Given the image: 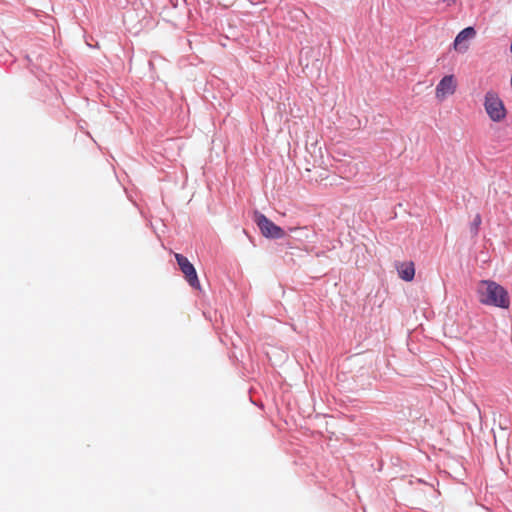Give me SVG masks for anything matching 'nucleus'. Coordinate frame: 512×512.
Masks as SVG:
<instances>
[{
  "label": "nucleus",
  "instance_id": "10",
  "mask_svg": "<svg viewBox=\"0 0 512 512\" xmlns=\"http://www.w3.org/2000/svg\"><path fill=\"white\" fill-rule=\"evenodd\" d=\"M510 50H511V53H512V42H511Z\"/></svg>",
  "mask_w": 512,
  "mask_h": 512
},
{
  "label": "nucleus",
  "instance_id": "1",
  "mask_svg": "<svg viewBox=\"0 0 512 512\" xmlns=\"http://www.w3.org/2000/svg\"><path fill=\"white\" fill-rule=\"evenodd\" d=\"M478 300L481 304L501 309L510 307L508 291L492 280H480L476 287Z\"/></svg>",
  "mask_w": 512,
  "mask_h": 512
},
{
  "label": "nucleus",
  "instance_id": "8",
  "mask_svg": "<svg viewBox=\"0 0 512 512\" xmlns=\"http://www.w3.org/2000/svg\"><path fill=\"white\" fill-rule=\"evenodd\" d=\"M481 223H482V219H481L480 214H476L473 222L471 223V231L474 235L478 234Z\"/></svg>",
  "mask_w": 512,
  "mask_h": 512
},
{
  "label": "nucleus",
  "instance_id": "5",
  "mask_svg": "<svg viewBox=\"0 0 512 512\" xmlns=\"http://www.w3.org/2000/svg\"><path fill=\"white\" fill-rule=\"evenodd\" d=\"M175 259L189 285L197 290H200L201 285L192 263H190V261L185 256L179 253L175 254Z\"/></svg>",
  "mask_w": 512,
  "mask_h": 512
},
{
  "label": "nucleus",
  "instance_id": "4",
  "mask_svg": "<svg viewBox=\"0 0 512 512\" xmlns=\"http://www.w3.org/2000/svg\"><path fill=\"white\" fill-rule=\"evenodd\" d=\"M458 87V82L455 75L450 74L444 76L435 88V97L438 101L443 102L449 96L455 94Z\"/></svg>",
  "mask_w": 512,
  "mask_h": 512
},
{
  "label": "nucleus",
  "instance_id": "3",
  "mask_svg": "<svg viewBox=\"0 0 512 512\" xmlns=\"http://www.w3.org/2000/svg\"><path fill=\"white\" fill-rule=\"evenodd\" d=\"M254 221L261 233L267 238L279 239L285 236V232L281 227L274 224L270 219L259 212H255Z\"/></svg>",
  "mask_w": 512,
  "mask_h": 512
},
{
  "label": "nucleus",
  "instance_id": "2",
  "mask_svg": "<svg viewBox=\"0 0 512 512\" xmlns=\"http://www.w3.org/2000/svg\"><path fill=\"white\" fill-rule=\"evenodd\" d=\"M485 110L491 120L499 122L506 117V109L497 93L488 91L485 94Z\"/></svg>",
  "mask_w": 512,
  "mask_h": 512
},
{
  "label": "nucleus",
  "instance_id": "7",
  "mask_svg": "<svg viewBox=\"0 0 512 512\" xmlns=\"http://www.w3.org/2000/svg\"><path fill=\"white\" fill-rule=\"evenodd\" d=\"M399 277L404 281H412L415 276V267L412 261L399 262L396 264Z\"/></svg>",
  "mask_w": 512,
  "mask_h": 512
},
{
  "label": "nucleus",
  "instance_id": "9",
  "mask_svg": "<svg viewBox=\"0 0 512 512\" xmlns=\"http://www.w3.org/2000/svg\"><path fill=\"white\" fill-rule=\"evenodd\" d=\"M236 0H218L219 4H221L224 7H230L234 4Z\"/></svg>",
  "mask_w": 512,
  "mask_h": 512
},
{
  "label": "nucleus",
  "instance_id": "6",
  "mask_svg": "<svg viewBox=\"0 0 512 512\" xmlns=\"http://www.w3.org/2000/svg\"><path fill=\"white\" fill-rule=\"evenodd\" d=\"M476 32L473 27H467L463 29L455 38L454 49L461 53H465L468 50V45L463 44L464 41L471 39L475 36Z\"/></svg>",
  "mask_w": 512,
  "mask_h": 512
}]
</instances>
